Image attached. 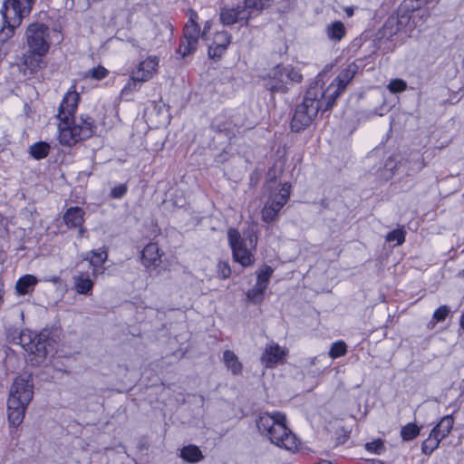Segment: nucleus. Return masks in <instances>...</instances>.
<instances>
[{
	"label": "nucleus",
	"mask_w": 464,
	"mask_h": 464,
	"mask_svg": "<svg viewBox=\"0 0 464 464\" xmlns=\"http://www.w3.org/2000/svg\"><path fill=\"white\" fill-rule=\"evenodd\" d=\"M285 421V415L280 411L262 412L256 420V427L261 435L269 440L271 443L295 452L298 450L299 441L287 428Z\"/></svg>",
	"instance_id": "f257e3e1"
},
{
	"label": "nucleus",
	"mask_w": 464,
	"mask_h": 464,
	"mask_svg": "<svg viewBox=\"0 0 464 464\" xmlns=\"http://www.w3.org/2000/svg\"><path fill=\"white\" fill-rule=\"evenodd\" d=\"M276 167L270 168L266 176V188L269 191V195L261 211L262 219L266 223L276 220L278 213L290 197L291 185L288 182L276 183Z\"/></svg>",
	"instance_id": "f03ea898"
},
{
	"label": "nucleus",
	"mask_w": 464,
	"mask_h": 464,
	"mask_svg": "<svg viewBox=\"0 0 464 464\" xmlns=\"http://www.w3.org/2000/svg\"><path fill=\"white\" fill-rule=\"evenodd\" d=\"M6 336L9 342L19 344L32 356L29 360L34 364L42 363L49 353L48 346L50 345V341L48 334L45 333L36 334L29 330L9 328Z\"/></svg>",
	"instance_id": "7ed1b4c3"
},
{
	"label": "nucleus",
	"mask_w": 464,
	"mask_h": 464,
	"mask_svg": "<svg viewBox=\"0 0 464 464\" xmlns=\"http://www.w3.org/2000/svg\"><path fill=\"white\" fill-rule=\"evenodd\" d=\"M79 102V94L73 90H70L64 95L57 114L59 120V141L62 145L71 147L82 140L72 125L71 116L74 114Z\"/></svg>",
	"instance_id": "20e7f679"
},
{
	"label": "nucleus",
	"mask_w": 464,
	"mask_h": 464,
	"mask_svg": "<svg viewBox=\"0 0 464 464\" xmlns=\"http://www.w3.org/2000/svg\"><path fill=\"white\" fill-rule=\"evenodd\" d=\"M227 239L235 262L244 267L255 263L254 252L257 245V236L254 232L247 231L242 236L237 229L230 227L227 230Z\"/></svg>",
	"instance_id": "39448f33"
},
{
	"label": "nucleus",
	"mask_w": 464,
	"mask_h": 464,
	"mask_svg": "<svg viewBox=\"0 0 464 464\" xmlns=\"http://www.w3.org/2000/svg\"><path fill=\"white\" fill-rule=\"evenodd\" d=\"M321 106L318 92L314 89H309L303 102L295 110L291 121L292 130L298 132L308 127L316 117Z\"/></svg>",
	"instance_id": "423d86ee"
},
{
	"label": "nucleus",
	"mask_w": 464,
	"mask_h": 464,
	"mask_svg": "<svg viewBox=\"0 0 464 464\" xmlns=\"http://www.w3.org/2000/svg\"><path fill=\"white\" fill-rule=\"evenodd\" d=\"M302 79L300 72L291 65L276 66L265 81V86L271 92L285 93L293 83L301 82Z\"/></svg>",
	"instance_id": "0eeeda50"
},
{
	"label": "nucleus",
	"mask_w": 464,
	"mask_h": 464,
	"mask_svg": "<svg viewBox=\"0 0 464 464\" xmlns=\"http://www.w3.org/2000/svg\"><path fill=\"white\" fill-rule=\"evenodd\" d=\"M49 32V27L42 23H34L27 27L26 43L32 53L43 56L48 52Z\"/></svg>",
	"instance_id": "6e6552de"
},
{
	"label": "nucleus",
	"mask_w": 464,
	"mask_h": 464,
	"mask_svg": "<svg viewBox=\"0 0 464 464\" xmlns=\"http://www.w3.org/2000/svg\"><path fill=\"white\" fill-rule=\"evenodd\" d=\"M197 17V14L192 13L188 22L184 27L183 38L181 39L177 50V54L181 58L186 57L197 50L200 35V28L196 22Z\"/></svg>",
	"instance_id": "1a4fd4ad"
},
{
	"label": "nucleus",
	"mask_w": 464,
	"mask_h": 464,
	"mask_svg": "<svg viewBox=\"0 0 464 464\" xmlns=\"http://www.w3.org/2000/svg\"><path fill=\"white\" fill-rule=\"evenodd\" d=\"M34 396V382L30 374L17 376L10 388L9 397L29 404Z\"/></svg>",
	"instance_id": "9d476101"
},
{
	"label": "nucleus",
	"mask_w": 464,
	"mask_h": 464,
	"mask_svg": "<svg viewBox=\"0 0 464 464\" xmlns=\"http://www.w3.org/2000/svg\"><path fill=\"white\" fill-rule=\"evenodd\" d=\"M251 19V14L243 6L236 8H222L220 11V21L224 25H231L237 22L245 24Z\"/></svg>",
	"instance_id": "9b49d317"
},
{
	"label": "nucleus",
	"mask_w": 464,
	"mask_h": 464,
	"mask_svg": "<svg viewBox=\"0 0 464 464\" xmlns=\"http://www.w3.org/2000/svg\"><path fill=\"white\" fill-rule=\"evenodd\" d=\"M71 121L74 128V131L77 132L81 140L91 138L96 131L94 121L89 116H81L80 118L75 119L73 115H72Z\"/></svg>",
	"instance_id": "f8f14e48"
},
{
	"label": "nucleus",
	"mask_w": 464,
	"mask_h": 464,
	"mask_svg": "<svg viewBox=\"0 0 464 464\" xmlns=\"http://www.w3.org/2000/svg\"><path fill=\"white\" fill-rule=\"evenodd\" d=\"M72 289L79 295H91L93 288V281L90 275L85 272L77 271L72 276Z\"/></svg>",
	"instance_id": "ddd939ff"
},
{
	"label": "nucleus",
	"mask_w": 464,
	"mask_h": 464,
	"mask_svg": "<svg viewBox=\"0 0 464 464\" xmlns=\"http://www.w3.org/2000/svg\"><path fill=\"white\" fill-rule=\"evenodd\" d=\"M285 355V350L277 343L267 344L261 356V362L267 368L274 367L278 362H283Z\"/></svg>",
	"instance_id": "4468645a"
},
{
	"label": "nucleus",
	"mask_w": 464,
	"mask_h": 464,
	"mask_svg": "<svg viewBox=\"0 0 464 464\" xmlns=\"http://www.w3.org/2000/svg\"><path fill=\"white\" fill-rule=\"evenodd\" d=\"M27 405L26 403L16 401L15 398H8V420L13 426H19L23 422Z\"/></svg>",
	"instance_id": "2eb2a0df"
},
{
	"label": "nucleus",
	"mask_w": 464,
	"mask_h": 464,
	"mask_svg": "<svg viewBox=\"0 0 464 464\" xmlns=\"http://www.w3.org/2000/svg\"><path fill=\"white\" fill-rule=\"evenodd\" d=\"M34 2L35 0H6L4 3V8L7 9L9 17L10 14H13L12 17H15L17 14L24 17L29 14Z\"/></svg>",
	"instance_id": "dca6fc26"
},
{
	"label": "nucleus",
	"mask_w": 464,
	"mask_h": 464,
	"mask_svg": "<svg viewBox=\"0 0 464 464\" xmlns=\"http://www.w3.org/2000/svg\"><path fill=\"white\" fill-rule=\"evenodd\" d=\"M158 66L159 58L157 56H149L132 71L140 75L141 81L148 82L156 73Z\"/></svg>",
	"instance_id": "f3484780"
},
{
	"label": "nucleus",
	"mask_w": 464,
	"mask_h": 464,
	"mask_svg": "<svg viewBox=\"0 0 464 464\" xmlns=\"http://www.w3.org/2000/svg\"><path fill=\"white\" fill-rule=\"evenodd\" d=\"M7 9L4 8L3 12V19L5 21V24L0 29V42L5 43L9 38H11L14 34V28L17 27L23 19L21 14H17L15 17H12L13 14H10V17L7 16Z\"/></svg>",
	"instance_id": "a211bd4d"
},
{
	"label": "nucleus",
	"mask_w": 464,
	"mask_h": 464,
	"mask_svg": "<svg viewBox=\"0 0 464 464\" xmlns=\"http://www.w3.org/2000/svg\"><path fill=\"white\" fill-rule=\"evenodd\" d=\"M312 89H314L318 92V98H324V100L325 101V107L324 109V111L332 109L336 99L345 90L343 88H341V86L337 85L335 82H333L324 92H321L316 87H313Z\"/></svg>",
	"instance_id": "6ab92c4d"
},
{
	"label": "nucleus",
	"mask_w": 464,
	"mask_h": 464,
	"mask_svg": "<svg viewBox=\"0 0 464 464\" xmlns=\"http://www.w3.org/2000/svg\"><path fill=\"white\" fill-rule=\"evenodd\" d=\"M84 214L82 208L79 207H71L63 214V221L69 228H77L84 222Z\"/></svg>",
	"instance_id": "aec40b11"
},
{
	"label": "nucleus",
	"mask_w": 464,
	"mask_h": 464,
	"mask_svg": "<svg viewBox=\"0 0 464 464\" xmlns=\"http://www.w3.org/2000/svg\"><path fill=\"white\" fill-rule=\"evenodd\" d=\"M142 264L145 266H158L160 264V248L156 243L148 244L142 251Z\"/></svg>",
	"instance_id": "412c9836"
},
{
	"label": "nucleus",
	"mask_w": 464,
	"mask_h": 464,
	"mask_svg": "<svg viewBox=\"0 0 464 464\" xmlns=\"http://www.w3.org/2000/svg\"><path fill=\"white\" fill-rule=\"evenodd\" d=\"M231 36L227 32H218L214 38V47L209 48V55L220 56L230 44Z\"/></svg>",
	"instance_id": "4be33fe9"
},
{
	"label": "nucleus",
	"mask_w": 464,
	"mask_h": 464,
	"mask_svg": "<svg viewBox=\"0 0 464 464\" xmlns=\"http://www.w3.org/2000/svg\"><path fill=\"white\" fill-rule=\"evenodd\" d=\"M358 70L359 66L355 63H351L339 72L333 82H335L337 85L341 86V88L345 89L353 79Z\"/></svg>",
	"instance_id": "5701e85b"
},
{
	"label": "nucleus",
	"mask_w": 464,
	"mask_h": 464,
	"mask_svg": "<svg viewBox=\"0 0 464 464\" xmlns=\"http://www.w3.org/2000/svg\"><path fill=\"white\" fill-rule=\"evenodd\" d=\"M324 32L330 41L337 43L345 36L346 28L341 21H334L326 24Z\"/></svg>",
	"instance_id": "b1692460"
},
{
	"label": "nucleus",
	"mask_w": 464,
	"mask_h": 464,
	"mask_svg": "<svg viewBox=\"0 0 464 464\" xmlns=\"http://www.w3.org/2000/svg\"><path fill=\"white\" fill-rule=\"evenodd\" d=\"M211 129L219 133H224L228 139L236 136L238 128L229 120L220 121L215 120L211 124Z\"/></svg>",
	"instance_id": "393cba45"
},
{
	"label": "nucleus",
	"mask_w": 464,
	"mask_h": 464,
	"mask_svg": "<svg viewBox=\"0 0 464 464\" xmlns=\"http://www.w3.org/2000/svg\"><path fill=\"white\" fill-rule=\"evenodd\" d=\"M38 279L33 275H25L18 279L15 284V290L19 295L31 293L36 285Z\"/></svg>",
	"instance_id": "a878e982"
},
{
	"label": "nucleus",
	"mask_w": 464,
	"mask_h": 464,
	"mask_svg": "<svg viewBox=\"0 0 464 464\" xmlns=\"http://www.w3.org/2000/svg\"><path fill=\"white\" fill-rule=\"evenodd\" d=\"M454 419L451 415L444 416L440 421L431 430L439 438L445 439L452 430Z\"/></svg>",
	"instance_id": "bb28decb"
},
{
	"label": "nucleus",
	"mask_w": 464,
	"mask_h": 464,
	"mask_svg": "<svg viewBox=\"0 0 464 464\" xmlns=\"http://www.w3.org/2000/svg\"><path fill=\"white\" fill-rule=\"evenodd\" d=\"M223 360L233 374L237 375L242 372V364L233 351L226 350L223 353Z\"/></svg>",
	"instance_id": "cd10ccee"
},
{
	"label": "nucleus",
	"mask_w": 464,
	"mask_h": 464,
	"mask_svg": "<svg viewBox=\"0 0 464 464\" xmlns=\"http://www.w3.org/2000/svg\"><path fill=\"white\" fill-rule=\"evenodd\" d=\"M271 0H245L243 6L247 13L251 14V18L256 16L263 9L269 6Z\"/></svg>",
	"instance_id": "c85d7f7f"
},
{
	"label": "nucleus",
	"mask_w": 464,
	"mask_h": 464,
	"mask_svg": "<svg viewBox=\"0 0 464 464\" xmlns=\"http://www.w3.org/2000/svg\"><path fill=\"white\" fill-rule=\"evenodd\" d=\"M180 456L188 462H198L204 458L199 448L195 445H188L184 447L181 450Z\"/></svg>",
	"instance_id": "c756f323"
},
{
	"label": "nucleus",
	"mask_w": 464,
	"mask_h": 464,
	"mask_svg": "<svg viewBox=\"0 0 464 464\" xmlns=\"http://www.w3.org/2000/svg\"><path fill=\"white\" fill-rule=\"evenodd\" d=\"M145 82L140 80V75L131 71L130 79L121 90V94L127 96L132 92H135L140 89L141 83Z\"/></svg>",
	"instance_id": "7c9ffc66"
},
{
	"label": "nucleus",
	"mask_w": 464,
	"mask_h": 464,
	"mask_svg": "<svg viewBox=\"0 0 464 464\" xmlns=\"http://www.w3.org/2000/svg\"><path fill=\"white\" fill-rule=\"evenodd\" d=\"M442 439L431 430L430 436L422 442L421 450L425 455H430L440 445Z\"/></svg>",
	"instance_id": "2f4dec72"
},
{
	"label": "nucleus",
	"mask_w": 464,
	"mask_h": 464,
	"mask_svg": "<svg viewBox=\"0 0 464 464\" xmlns=\"http://www.w3.org/2000/svg\"><path fill=\"white\" fill-rule=\"evenodd\" d=\"M108 257L107 252L103 249H99L97 251H92V257L90 259V266L92 268L93 276L97 273V268L102 266Z\"/></svg>",
	"instance_id": "473e14b6"
},
{
	"label": "nucleus",
	"mask_w": 464,
	"mask_h": 464,
	"mask_svg": "<svg viewBox=\"0 0 464 464\" xmlns=\"http://www.w3.org/2000/svg\"><path fill=\"white\" fill-rule=\"evenodd\" d=\"M49 150V144L44 141L36 142L30 147V153L36 160L45 158L48 155Z\"/></svg>",
	"instance_id": "72a5a7b5"
},
{
	"label": "nucleus",
	"mask_w": 464,
	"mask_h": 464,
	"mask_svg": "<svg viewBox=\"0 0 464 464\" xmlns=\"http://www.w3.org/2000/svg\"><path fill=\"white\" fill-rule=\"evenodd\" d=\"M420 429L415 423H408L401 430V436L403 440L409 441L414 440L420 434Z\"/></svg>",
	"instance_id": "f704fd0d"
},
{
	"label": "nucleus",
	"mask_w": 464,
	"mask_h": 464,
	"mask_svg": "<svg viewBox=\"0 0 464 464\" xmlns=\"http://www.w3.org/2000/svg\"><path fill=\"white\" fill-rule=\"evenodd\" d=\"M266 290V288L256 283L253 288L248 290L246 293V297L253 303H259L263 300L264 293Z\"/></svg>",
	"instance_id": "c9c22d12"
},
{
	"label": "nucleus",
	"mask_w": 464,
	"mask_h": 464,
	"mask_svg": "<svg viewBox=\"0 0 464 464\" xmlns=\"http://www.w3.org/2000/svg\"><path fill=\"white\" fill-rule=\"evenodd\" d=\"M347 353V346L344 342L338 341L332 344L329 356L333 359L339 358L345 355Z\"/></svg>",
	"instance_id": "e433bc0d"
},
{
	"label": "nucleus",
	"mask_w": 464,
	"mask_h": 464,
	"mask_svg": "<svg viewBox=\"0 0 464 464\" xmlns=\"http://www.w3.org/2000/svg\"><path fill=\"white\" fill-rule=\"evenodd\" d=\"M386 241L393 242L395 241L394 246H401L405 241V231L403 228L394 229L389 232L386 236Z\"/></svg>",
	"instance_id": "4c0bfd02"
},
{
	"label": "nucleus",
	"mask_w": 464,
	"mask_h": 464,
	"mask_svg": "<svg viewBox=\"0 0 464 464\" xmlns=\"http://www.w3.org/2000/svg\"><path fill=\"white\" fill-rule=\"evenodd\" d=\"M272 273L273 269L270 266H266L263 269H261L258 272L256 284L264 286L265 288H267L268 282Z\"/></svg>",
	"instance_id": "58836bf2"
},
{
	"label": "nucleus",
	"mask_w": 464,
	"mask_h": 464,
	"mask_svg": "<svg viewBox=\"0 0 464 464\" xmlns=\"http://www.w3.org/2000/svg\"><path fill=\"white\" fill-rule=\"evenodd\" d=\"M365 449L373 454L381 455L384 452L385 447L382 440L378 439L365 444Z\"/></svg>",
	"instance_id": "ea45409f"
},
{
	"label": "nucleus",
	"mask_w": 464,
	"mask_h": 464,
	"mask_svg": "<svg viewBox=\"0 0 464 464\" xmlns=\"http://www.w3.org/2000/svg\"><path fill=\"white\" fill-rule=\"evenodd\" d=\"M109 73V71L104 68L103 66H97V67H94L91 70H89L85 76L86 77H92V79H95V80H102L104 79Z\"/></svg>",
	"instance_id": "a19ab883"
},
{
	"label": "nucleus",
	"mask_w": 464,
	"mask_h": 464,
	"mask_svg": "<svg viewBox=\"0 0 464 464\" xmlns=\"http://www.w3.org/2000/svg\"><path fill=\"white\" fill-rule=\"evenodd\" d=\"M407 88V83L401 79L392 80L388 85V89L392 93L401 92Z\"/></svg>",
	"instance_id": "79ce46f5"
},
{
	"label": "nucleus",
	"mask_w": 464,
	"mask_h": 464,
	"mask_svg": "<svg viewBox=\"0 0 464 464\" xmlns=\"http://www.w3.org/2000/svg\"><path fill=\"white\" fill-rule=\"evenodd\" d=\"M128 188L126 184H119L111 189L110 196L112 198H121L127 193Z\"/></svg>",
	"instance_id": "37998d69"
},
{
	"label": "nucleus",
	"mask_w": 464,
	"mask_h": 464,
	"mask_svg": "<svg viewBox=\"0 0 464 464\" xmlns=\"http://www.w3.org/2000/svg\"><path fill=\"white\" fill-rule=\"evenodd\" d=\"M450 313V309L447 305L440 306L433 314V319L437 322H442L446 319Z\"/></svg>",
	"instance_id": "c03bdc74"
},
{
	"label": "nucleus",
	"mask_w": 464,
	"mask_h": 464,
	"mask_svg": "<svg viewBox=\"0 0 464 464\" xmlns=\"http://www.w3.org/2000/svg\"><path fill=\"white\" fill-rule=\"evenodd\" d=\"M218 273L221 278H223V279L227 278L231 274V269H230L229 265L226 262H219L218 264Z\"/></svg>",
	"instance_id": "a18cd8bd"
},
{
	"label": "nucleus",
	"mask_w": 464,
	"mask_h": 464,
	"mask_svg": "<svg viewBox=\"0 0 464 464\" xmlns=\"http://www.w3.org/2000/svg\"><path fill=\"white\" fill-rule=\"evenodd\" d=\"M417 5H412V8H420L422 4H429V3H432V2H438V0H417Z\"/></svg>",
	"instance_id": "49530a36"
},
{
	"label": "nucleus",
	"mask_w": 464,
	"mask_h": 464,
	"mask_svg": "<svg viewBox=\"0 0 464 464\" xmlns=\"http://www.w3.org/2000/svg\"><path fill=\"white\" fill-rule=\"evenodd\" d=\"M344 11H345V14H346L347 16H349V17L353 16V9L352 7H346L344 9Z\"/></svg>",
	"instance_id": "de8ad7c7"
},
{
	"label": "nucleus",
	"mask_w": 464,
	"mask_h": 464,
	"mask_svg": "<svg viewBox=\"0 0 464 464\" xmlns=\"http://www.w3.org/2000/svg\"><path fill=\"white\" fill-rule=\"evenodd\" d=\"M79 228V231H78V236L79 237H83L84 233H85V229L83 228L82 225L81 227H77Z\"/></svg>",
	"instance_id": "09e8293b"
},
{
	"label": "nucleus",
	"mask_w": 464,
	"mask_h": 464,
	"mask_svg": "<svg viewBox=\"0 0 464 464\" xmlns=\"http://www.w3.org/2000/svg\"><path fill=\"white\" fill-rule=\"evenodd\" d=\"M209 28L208 23L206 24L204 31L202 32V36L206 34V30Z\"/></svg>",
	"instance_id": "8fccbe9b"
},
{
	"label": "nucleus",
	"mask_w": 464,
	"mask_h": 464,
	"mask_svg": "<svg viewBox=\"0 0 464 464\" xmlns=\"http://www.w3.org/2000/svg\"><path fill=\"white\" fill-rule=\"evenodd\" d=\"M460 325L461 327L464 329V314L462 315L461 317V320H460Z\"/></svg>",
	"instance_id": "3c124183"
},
{
	"label": "nucleus",
	"mask_w": 464,
	"mask_h": 464,
	"mask_svg": "<svg viewBox=\"0 0 464 464\" xmlns=\"http://www.w3.org/2000/svg\"><path fill=\"white\" fill-rule=\"evenodd\" d=\"M19 316L23 317L24 316V313L22 311H19L18 313Z\"/></svg>",
	"instance_id": "603ef678"
}]
</instances>
